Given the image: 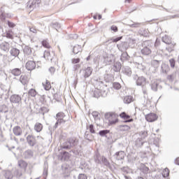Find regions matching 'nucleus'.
I'll return each instance as SVG.
<instances>
[{
    "label": "nucleus",
    "instance_id": "obj_46",
    "mask_svg": "<svg viewBox=\"0 0 179 179\" xmlns=\"http://www.w3.org/2000/svg\"><path fill=\"white\" fill-rule=\"evenodd\" d=\"M120 40H122V36H119L115 38H111L110 40H108L106 43H110V41H112V43H118V41H120Z\"/></svg>",
    "mask_w": 179,
    "mask_h": 179
},
{
    "label": "nucleus",
    "instance_id": "obj_6",
    "mask_svg": "<svg viewBox=\"0 0 179 179\" xmlns=\"http://www.w3.org/2000/svg\"><path fill=\"white\" fill-rule=\"evenodd\" d=\"M41 0H29L27 3V8L28 9H30L31 10H33L38 3H40Z\"/></svg>",
    "mask_w": 179,
    "mask_h": 179
},
{
    "label": "nucleus",
    "instance_id": "obj_18",
    "mask_svg": "<svg viewBox=\"0 0 179 179\" xmlns=\"http://www.w3.org/2000/svg\"><path fill=\"white\" fill-rule=\"evenodd\" d=\"M121 68H122V65L121 64V62H116L114 63L112 69L113 71H114V72H120V71H121Z\"/></svg>",
    "mask_w": 179,
    "mask_h": 179
},
{
    "label": "nucleus",
    "instance_id": "obj_44",
    "mask_svg": "<svg viewBox=\"0 0 179 179\" xmlns=\"http://www.w3.org/2000/svg\"><path fill=\"white\" fill-rule=\"evenodd\" d=\"M18 166L21 169H26V167H27V163L23 160H20L18 162Z\"/></svg>",
    "mask_w": 179,
    "mask_h": 179
},
{
    "label": "nucleus",
    "instance_id": "obj_28",
    "mask_svg": "<svg viewBox=\"0 0 179 179\" xmlns=\"http://www.w3.org/2000/svg\"><path fill=\"white\" fill-rule=\"evenodd\" d=\"M125 104H129L134 101V97L132 96H126L123 100Z\"/></svg>",
    "mask_w": 179,
    "mask_h": 179
},
{
    "label": "nucleus",
    "instance_id": "obj_11",
    "mask_svg": "<svg viewBox=\"0 0 179 179\" xmlns=\"http://www.w3.org/2000/svg\"><path fill=\"white\" fill-rule=\"evenodd\" d=\"M113 157H115L116 160H124V158L125 157V152L118 151L115 152Z\"/></svg>",
    "mask_w": 179,
    "mask_h": 179
},
{
    "label": "nucleus",
    "instance_id": "obj_13",
    "mask_svg": "<svg viewBox=\"0 0 179 179\" xmlns=\"http://www.w3.org/2000/svg\"><path fill=\"white\" fill-rule=\"evenodd\" d=\"M13 132L15 136H20L22 134H23V131L22 130V127L20 126H15L13 129Z\"/></svg>",
    "mask_w": 179,
    "mask_h": 179
},
{
    "label": "nucleus",
    "instance_id": "obj_43",
    "mask_svg": "<svg viewBox=\"0 0 179 179\" xmlns=\"http://www.w3.org/2000/svg\"><path fill=\"white\" fill-rule=\"evenodd\" d=\"M32 51H31V48L29 47V46H25L24 48V53L26 55H30L31 54Z\"/></svg>",
    "mask_w": 179,
    "mask_h": 179
},
{
    "label": "nucleus",
    "instance_id": "obj_4",
    "mask_svg": "<svg viewBox=\"0 0 179 179\" xmlns=\"http://www.w3.org/2000/svg\"><path fill=\"white\" fill-rule=\"evenodd\" d=\"M10 101L19 106V104H22V96L19 94H13L10 97Z\"/></svg>",
    "mask_w": 179,
    "mask_h": 179
},
{
    "label": "nucleus",
    "instance_id": "obj_40",
    "mask_svg": "<svg viewBox=\"0 0 179 179\" xmlns=\"http://www.w3.org/2000/svg\"><path fill=\"white\" fill-rule=\"evenodd\" d=\"M162 41L163 43H165V44H171V39H170L167 35L162 37Z\"/></svg>",
    "mask_w": 179,
    "mask_h": 179
},
{
    "label": "nucleus",
    "instance_id": "obj_2",
    "mask_svg": "<svg viewBox=\"0 0 179 179\" xmlns=\"http://www.w3.org/2000/svg\"><path fill=\"white\" fill-rule=\"evenodd\" d=\"M141 54L145 56L150 55L153 48H155V43L152 41H145L141 43Z\"/></svg>",
    "mask_w": 179,
    "mask_h": 179
},
{
    "label": "nucleus",
    "instance_id": "obj_16",
    "mask_svg": "<svg viewBox=\"0 0 179 179\" xmlns=\"http://www.w3.org/2000/svg\"><path fill=\"white\" fill-rule=\"evenodd\" d=\"M36 68V62L34 61H29L26 63V69L27 71H33Z\"/></svg>",
    "mask_w": 179,
    "mask_h": 179
},
{
    "label": "nucleus",
    "instance_id": "obj_15",
    "mask_svg": "<svg viewBox=\"0 0 179 179\" xmlns=\"http://www.w3.org/2000/svg\"><path fill=\"white\" fill-rule=\"evenodd\" d=\"M58 158L59 160H61L62 162H65L69 159V153H68V152L66 151H64L60 155H59Z\"/></svg>",
    "mask_w": 179,
    "mask_h": 179
},
{
    "label": "nucleus",
    "instance_id": "obj_31",
    "mask_svg": "<svg viewBox=\"0 0 179 179\" xmlns=\"http://www.w3.org/2000/svg\"><path fill=\"white\" fill-rule=\"evenodd\" d=\"M101 162H102L103 164H104V166H106V167H111V164H110V162H108V159H107V158H106V157H104V156L101 157Z\"/></svg>",
    "mask_w": 179,
    "mask_h": 179
},
{
    "label": "nucleus",
    "instance_id": "obj_7",
    "mask_svg": "<svg viewBox=\"0 0 179 179\" xmlns=\"http://www.w3.org/2000/svg\"><path fill=\"white\" fill-rule=\"evenodd\" d=\"M93 72V69L92 67H87L86 69L83 70V76L81 78L83 80H86L87 78L92 75Z\"/></svg>",
    "mask_w": 179,
    "mask_h": 179
},
{
    "label": "nucleus",
    "instance_id": "obj_55",
    "mask_svg": "<svg viewBox=\"0 0 179 179\" xmlns=\"http://www.w3.org/2000/svg\"><path fill=\"white\" fill-rule=\"evenodd\" d=\"M78 179H87V176L85 173H80L78 176Z\"/></svg>",
    "mask_w": 179,
    "mask_h": 179
},
{
    "label": "nucleus",
    "instance_id": "obj_38",
    "mask_svg": "<svg viewBox=\"0 0 179 179\" xmlns=\"http://www.w3.org/2000/svg\"><path fill=\"white\" fill-rule=\"evenodd\" d=\"M28 96H31V97H36V96H37V91L33 88L30 89L28 92Z\"/></svg>",
    "mask_w": 179,
    "mask_h": 179
},
{
    "label": "nucleus",
    "instance_id": "obj_50",
    "mask_svg": "<svg viewBox=\"0 0 179 179\" xmlns=\"http://www.w3.org/2000/svg\"><path fill=\"white\" fill-rule=\"evenodd\" d=\"M121 47L124 51L128 50V48H129L128 43L127 42L122 43Z\"/></svg>",
    "mask_w": 179,
    "mask_h": 179
},
{
    "label": "nucleus",
    "instance_id": "obj_47",
    "mask_svg": "<svg viewBox=\"0 0 179 179\" xmlns=\"http://www.w3.org/2000/svg\"><path fill=\"white\" fill-rule=\"evenodd\" d=\"M48 112V108H47V107L45 106L41 107L39 109L40 114H42L43 115H44V114L47 113Z\"/></svg>",
    "mask_w": 179,
    "mask_h": 179
},
{
    "label": "nucleus",
    "instance_id": "obj_60",
    "mask_svg": "<svg viewBox=\"0 0 179 179\" xmlns=\"http://www.w3.org/2000/svg\"><path fill=\"white\" fill-rule=\"evenodd\" d=\"M110 29H111L113 31H115V32L118 31V27H117V26H115V25H113V26L110 27Z\"/></svg>",
    "mask_w": 179,
    "mask_h": 179
},
{
    "label": "nucleus",
    "instance_id": "obj_14",
    "mask_svg": "<svg viewBox=\"0 0 179 179\" xmlns=\"http://www.w3.org/2000/svg\"><path fill=\"white\" fill-rule=\"evenodd\" d=\"M122 72L124 75H127V76H131L132 75V70L131 67L126 66H123L122 69Z\"/></svg>",
    "mask_w": 179,
    "mask_h": 179
},
{
    "label": "nucleus",
    "instance_id": "obj_45",
    "mask_svg": "<svg viewBox=\"0 0 179 179\" xmlns=\"http://www.w3.org/2000/svg\"><path fill=\"white\" fill-rule=\"evenodd\" d=\"M161 68L163 73H167V72H169V66L167 64H163Z\"/></svg>",
    "mask_w": 179,
    "mask_h": 179
},
{
    "label": "nucleus",
    "instance_id": "obj_1",
    "mask_svg": "<svg viewBox=\"0 0 179 179\" xmlns=\"http://www.w3.org/2000/svg\"><path fill=\"white\" fill-rule=\"evenodd\" d=\"M79 144V140L76 137H71L67 139L66 141L62 143L61 149H65L66 150H71L74 155H79L80 150L78 149V145Z\"/></svg>",
    "mask_w": 179,
    "mask_h": 179
},
{
    "label": "nucleus",
    "instance_id": "obj_59",
    "mask_svg": "<svg viewBox=\"0 0 179 179\" xmlns=\"http://www.w3.org/2000/svg\"><path fill=\"white\" fill-rule=\"evenodd\" d=\"M85 139H87V141H90V134L88 131H86L85 134Z\"/></svg>",
    "mask_w": 179,
    "mask_h": 179
},
{
    "label": "nucleus",
    "instance_id": "obj_10",
    "mask_svg": "<svg viewBox=\"0 0 179 179\" xmlns=\"http://www.w3.org/2000/svg\"><path fill=\"white\" fill-rule=\"evenodd\" d=\"M145 120L148 122H153L156 121V120H157V115H156L155 113H149L145 115Z\"/></svg>",
    "mask_w": 179,
    "mask_h": 179
},
{
    "label": "nucleus",
    "instance_id": "obj_61",
    "mask_svg": "<svg viewBox=\"0 0 179 179\" xmlns=\"http://www.w3.org/2000/svg\"><path fill=\"white\" fill-rule=\"evenodd\" d=\"M79 62H80V59H79V58L73 59L72 60L73 64H79Z\"/></svg>",
    "mask_w": 179,
    "mask_h": 179
},
{
    "label": "nucleus",
    "instance_id": "obj_54",
    "mask_svg": "<svg viewBox=\"0 0 179 179\" xmlns=\"http://www.w3.org/2000/svg\"><path fill=\"white\" fill-rule=\"evenodd\" d=\"M169 64L171 68H174L176 66V60L174 59H169Z\"/></svg>",
    "mask_w": 179,
    "mask_h": 179
},
{
    "label": "nucleus",
    "instance_id": "obj_19",
    "mask_svg": "<svg viewBox=\"0 0 179 179\" xmlns=\"http://www.w3.org/2000/svg\"><path fill=\"white\" fill-rule=\"evenodd\" d=\"M10 54L12 57H19L20 54V50L16 48H12L10 50Z\"/></svg>",
    "mask_w": 179,
    "mask_h": 179
},
{
    "label": "nucleus",
    "instance_id": "obj_30",
    "mask_svg": "<svg viewBox=\"0 0 179 179\" xmlns=\"http://www.w3.org/2000/svg\"><path fill=\"white\" fill-rule=\"evenodd\" d=\"M20 81L22 85H27L29 83V78L27 77V76L22 75L20 78Z\"/></svg>",
    "mask_w": 179,
    "mask_h": 179
},
{
    "label": "nucleus",
    "instance_id": "obj_29",
    "mask_svg": "<svg viewBox=\"0 0 179 179\" xmlns=\"http://www.w3.org/2000/svg\"><path fill=\"white\" fill-rule=\"evenodd\" d=\"M24 157L25 159H31L33 157V151L28 150L24 152Z\"/></svg>",
    "mask_w": 179,
    "mask_h": 179
},
{
    "label": "nucleus",
    "instance_id": "obj_9",
    "mask_svg": "<svg viewBox=\"0 0 179 179\" xmlns=\"http://www.w3.org/2000/svg\"><path fill=\"white\" fill-rule=\"evenodd\" d=\"M168 80L169 82H173V80H178L179 79V70H177L175 73L167 76Z\"/></svg>",
    "mask_w": 179,
    "mask_h": 179
},
{
    "label": "nucleus",
    "instance_id": "obj_62",
    "mask_svg": "<svg viewBox=\"0 0 179 179\" xmlns=\"http://www.w3.org/2000/svg\"><path fill=\"white\" fill-rule=\"evenodd\" d=\"M8 26L10 27L13 28V27H15V26H16V24H15V23H13V22L8 21Z\"/></svg>",
    "mask_w": 179,
    "mask_h": 179
},
{
    "label": "nucleus",
    "instance_id": "obj_63",
    "mask_svg": "<svg viewBox=\"0 0 179 179\" xmlns=\"http://www.w3.org/2000/svg\"><path fill=\"white\" fill-rule=\"evenodd\" d=\"M59 124H65L66 121L64 120V118H59L57 119Z\"/></svg>",
    "mask_w": 179,
    "mask_h": 179
},
{
    "label": "nucleus",
    "instance_id": "obj_33",
    "mask_svg": "<svg viewBox=\"0 0 179 179\" xmlns=\"http://www.w3.org/2000/svg\"><path fill=\"white\" fill-rule=\"evenodd\" d=\"M42 85L45 90H50V89H51V83H50V81L48 80H46L45 83H43Z\"/></svg>",
    "mask_w": 179,
    "mask_h": 179
},
{
    "label": "nucleus",
    "instance_id": "obj_37",
    "mask_svg": "<svg viewBox=\"0 0 179 179\" xmlns=\"http://www.w3.org/2000/svg\"><path fill=\"white\" fill-rule=\"evenodd\" d=\"M162 177H163L164 178H166L169 177V176H170V171L169 170L168 168H166V169H164L162 171Z\"/></svg>",
    "mask_w": 179,
    "mask_h": 179
},
{
    "label": "nucleus",
    "instance_id": "obj_27",
    "mask_svg": "<svg viewBox=\"0 0 179 179\" xmlns=\"http://www.w3.org/2000/svg\"><path fill=\"white\" fill-rule=\"evenodd\" d=\"M119 131H120L121 132H127V131H129V129H131V127H129V126L128 125H120L118 127Z\"/></svg>",
    "mask_w": 179,
    "mask_h": 179
},
{
    "label": "nucleus",
    "instance_id": "obj_23",
    "mask_svg": "<svg viewBox=\"0 0 179 179\" xmlns=\"http://www.w3.org/2000/svg\"><path fill=\"white\" fill-rule=\"evenodd\" d=\"M34 129L36 132H41V131H43V124L36 122L34 125Z\"/></svg>",
    "mask_w": 179,
    "mask_h": 179
},
{
    "label": "nucleus",
    "instance_id": "obj_51",
    "mask_svg": "<svg viewBox=\"0 0 179 179\" xmlns=\"http://www.w3.org/2000/svg\"><path fill=\"white\" fill-rule=\"evenodd\" d=\"M88 129L91 134H96V131L94 130V125L90 124L88 127Z\"/></svg>",
    "mask_w": 179,
    "mask_h": 179
},
{
    "label": "nucleus",
    "instance_id": "obj_17",
    "mask_svg": "<svg viewBox=\"0 0 179 179\" xmlns=\"http://www.w3.org/2000/svg\"><path fill=\"white\" fill-rule=\"evenodd\" d=\"M120 117L121 118H123V120H126L124 121V122H132V121H134V119H129V118H131V116H129V115H127V113H125V112H122L120 115Z\"/></svg>",
    "mask_w": 179,
    "mask_h": 179
},
{
    "label": "nucleus",
    "instance_id": "obj_26",
    "mask_svg": "<svg viewBox=\"0 0 179 179\" xmlns=\"http://www.w3.org/2000/svg\"><path fill=\"white\" fill-rule=\"evenodd\" d=\"M73 54H79V52H82V46L79 45H76L73 48Z\"/></svg>",
    "mask_w": 179,
    "mask_h": 179
},
{
    "label": "nucleus",
    "instance_id": "obj_22",
    "mask_svg": "<svg viewBox=\"0 0 179 179\" xmlns=\"http://www.w3.org/2000/svg\"><path fill=\"white\" fill-rule=\"evenodd\" d=\"M92 114V116L94 117L95 122L99 124V122H100V120H101L100 119V117H101L100 113L97 111H93Z\"/></svg>",
    "mask_w": 179,
    "mask_h": 179
},
{
    "label": "nucleus",
    "instance_id": "obj_57",
    "mask_svg": "<svg viewBox=\"0 0 179 179\" xmlns=\"http://www.w3.org/2000/svg\"><path fill=\"white\" fill-rule=\"evenodd\" d=\"M29 30L31 33H34L35 34H37V29H36V27H32L29 28Z\"/></svg>",
    "mask_w": 179,
    "mask_h": 179
},
{
    "label": "nucleus",
    "instance_id": "obj_42",
    "mask_svg": "<svg viewBox=\"0 0 179 179\" xmlns=\"http://www.w3.org/2000/svg\"><path fill=\"white\" fill-rule=\"evenodd\" d=\"M129 58L130 57L127 52H123L121 55V59L123 61H129Z\"/></svg>",
    "mask_w": 179,
    "mask_h": 179
},
{
    "label": "nucleus",
    "instance_id": "obj_49",
    "mask_svg": "<svg viewBox=\"0 0 179 179\" xmlns=\"http://www.w3.org/2000/svg\"><path fill=\"white\" fill-rule=\"evenodd\" d=\"M113 87L116 90H120V89H121V84H120L119 83H114L113 84Z\"/></svg>",
    "mask_w": 179,
    "mask_h": 179
},
{
    "label": "nucleus",
    "instance_id": "obj_32",
    "mask_svg": "<svg viewBox=\"0 0 179 179\" xmlns=\"http://www.w3.org/2000/svg\"><path fill=\"white\" fill-rule=\"evenodd\" d=\"M143 143H145V141L139 137L136 140V146H137V148L143 146Z\"/></svg>",
    "mask_w": 179,
    "mask_h": 179
},
{
    "label": "nucleus",
    "instance_id": "obj_24",
    "mask_svg": "<svg viewBox=\"0 0 179 179\" xmlns=\"http://www.w3.org/2000/svg\"><path fill=\"white\" fill-rule=\"evenodd\" d=\"M150 86L153 92H157V87L159 86V83H157V81H156V80L151 81Z\"/></svg>",
    "mask_w": 179,
    "mask_h": 179
},
{
    "label": "nucleus",
    "instance_id": "obj_64",
    "mask_svg": "<svg viewBox=\"0 0 179 179\" xmlns=\"http://www.w3.org/2000/svg\"><path fill=\"white\" fill-rule=\"evenodd\" d=\"M49 72H50V73L52 75L55 72V68L54 67H50L49 69Z\"/></svg>",
    "mask_w": 179,
    "mask_h": 179
},
{
    "label": "nucleus",
    "instance_id": "obj_56",
    "mask_svg": "<svg viewBox=\"0 0 179 179\" xmlns=\"http://www.w3.org/2000/svg\"><path fill=\"white\" fill-rule=\"evenodd\" d=\"M114 113H106L105 114V118L106 120H109L110 118H111L112 115H113Z\"/></svg>",
    "mask_w": 179,
    "mask_h": 179
},
{
    "label": "nucleus",
    "instance_id": "obj_58",
    "mask_svg": "<svg viewBox=\"0 0 179 179\" xmlns=\"http://www.w3.org/2000/svg\"><path fill=\"white\" fill-rule=\"evenodd\" d=\"M44 58H47V59H50V52L45 51V52H44Z\"/></svg>",
    "mask_w": 179,
    "mask_h": 179
},
{
    "label": "nucleus",
    "instance_id": "obj_34",
    "mask_svg": "<svg viewBox=\"0 0 179 179\" xmlns=\"http://www.w3.org/2000/svg\"><path fill=\"white\" fill-rule=\"evenodd\" d=\"M50 27H52V29H55V30L58 31V29L61 27V24H59V22H52L50 24Z\"/></svg>",
    "mask_w": 179,
    "mask_h": 179
},
{
    "label": "nucleus",
    "instance_id": "obj_20",
    "mask_svg": "<svg viewBox=\"0 0 179 179\" xmlns=\"http://www.w3.org/2000/svg\"><path fill=\"white\" fill-rule=\"evenodd\" d=\"M100 96H103V97H106V96H107V94H105V95H103L101 94V90L99 89L95 90L92 94V97H94L95 99H99Z\"/></svg>",
    "mask_w": 179,
    "mask_h": 179
},
{
    "label": "nucleus",
    "instance_id": "obj_53",
    "mask_svg": "<svg viewBox=\"0 0 179 179\" xmlns=\"http://www.w3.org/2000/svg\"><path fill=\"white\" fill-rule=\"evenodd\" d=\"M4 36L6 37V38L13 40V35L10 32H6Z\"/></svg>",
    "mask_w": 179,
    "mask_h": 179
},
{
    "label": "nucleus",
    "instance_id": "obj_21",
    "mask_svg": "<svg viewBox=\"0 0 179 179\" xmlns=\"http://www.w3.org/2000/svg\"><path fill=\"white\" fill-rule=\"evenodd\" d=\"M109 122V125H114L115 124H117L118 122V119H117V117L115 116V114H113L112 117L108 120Z\"/></svg>",
    "mask_w": 179,
    "mask_h": 179
},
{
    "label": "nucleus",
    "instance_id": "obj_48",
    "mask_svg": "<svg viewBox=\"0 0 179 179\" xmlns=\"http://www.w3.org/2000/svg\"><path fill=\"white\" fill-rule=\"evenodd\" d=\"M42 45H43V47H45V48H51L50 43H48V41H47L45 40L42 41Z\"/></svg>",
    "mask_w": 179,
    "mask_h": 179
},
{
    "label": "nucleus",
    "instance_id": "obj_36",
    "mask_svg": "<svg viewBox=\"0 0 179 179\" xmlns=\"http://www.w3.org/2000/svg\"><path fill=\"white\" fill-rule=\"evenodd\" d=\"M139 136H140L139 138L141 139H143H143H145L146 138H148V131H146L145 130L140 131Z\"/></svg>",
    "mask_w": 179,
    "mask_h": 179
},
{
    "label": "nucleus",
    "instance_id": "obj_39",
    "mask_svg": "<svg viewBox=\"0 0 179 179\" xmlns=\"http://www.w3.org/2000/svg\"><path fill=\"white\" fill-rule=\"evenodd\" d=\"M4 176L6 179H13V173H12V171H6Z\"/></svg>",
    "mask_w": 179,
    "mask_h": 179
},
{
    "label": "nucleus",
    "instance_id": "obj_5",
    "mask_svg": "<svg viewBox=\"0 0 179 179\" xmlns=\"http://www.w3.org/2000/svg\"><path fill=\"white\" fill-rule=\"evenodd\" d=\"M115 60V57L113 55L109 54L103 56V62L106 65H110Z\"/></svg>",
    "mask_w": 179,
    "mask_h": 179
},
{
    "label": "nucleus",
    "instance_id": "obj_41",
    "mask_svg": "<svg viewBox=\"0 0 179 179\" xmlns=\"http://www.w3.org/2000/svg\"><path fill=\"white\" fill-rule=\"evenodd\" d=\"M110 134V130H107V129L101 130L99 132V135H100V136H102V137L105 136L106 138H107V134Z\"/></svg>",
    "mask_w": 179,
    "mask_h": 179
},
{
    "label": "nucleus",
    "instance_id": "obj_8",
    "mask_svg": "<svg viewBox=\"0 0 179 179\" xmlns=\"http://www.w3.org/2000/svg\"><path fill=\"white\" fill-rule=\"evenodd\" d=\"M0 49L4 52H9V50H10V43L6 41H3L0 44Z\"/></svg>",
    "mask_w": 179,
    "mask_h": 179
},
{
    "label": "nucleus",
    "instance_id": "obj_52",
    "mask_svg": "<svg viewBox=\"0 0 179 179\" xmlns=\"http://www.w3.org/2000/svg\"><path fill=\"white\" fill-rule=\"evenodd\" d=\"M56 117H57V120H58L59 118H65V113H64L62 112L58 113L56 115Z\"/></svg>",
    "mask_w": 179,
    "mask_h": 179
},
{
    "label": "nucleus",
    "instance_id": "obj_35",
    "mask_svg": "<svg viewBox=\"0 0 179 179\" xmlns=\"http://www.w3.org/2000/svg\"><path fill=\"white\" fill-rule=\"evenodd\" d=\"M11 73L14 76H19L22 73V71L20 70V69H13L11 70Z\"/></svg>",
    "mask_w": 179,
    "mask_h": 179
},
{
    "label": "nucleus",
    "instance_id": "obj_3",
    "mask_svg": "<svg viewBox=\"0 0 179 179\" xmlns=\"http://www.w3.org/2000/svg\"><path fill=\"white\" fill-rule=\"evenodd\" d=\"M133 79L136 80L137 86L142 87L143 94H148V87L146 86V78L143 76H138V75L133 76Z\"/></svg>",
    "mask_w": 179,
    "mask_h": 179
},
{
    "label": "nucleus",
    "instance_id": "obj_12",
    "mask_svg": "<svg viewBox=\"0 0 179 179\" xmlns=\"http://www.w3.org/2000/svg\"><path fill=\"white\" fill-rule=\"evenodd\" d=\"M27 141L28 143V145H29V146H35L36 143H37V142L36 141V138H34V136L31 135L27 136Z\"/></svg>",
    "mask_w": 179,
    "mask_h": 179
},
{
    "label": "nucleus",
    "instance_id": "obj_25",
    "mask_svg": "<svg viewBox=\"0 0 179 179\" xmlns=\"http://www.w3.org/2000/svg\"><path fill=\"white\" fill-rule=\"evenodd\" d=\"M94 162L97 164H101V155L99 152H96L94 155Z\"/></svg>",
    "mask_w": 179,
    "mask_h": 179
}]
</instances>
